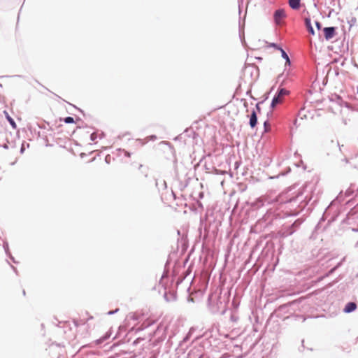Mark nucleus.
I'll list each match as a JSON object with an SVG mask.
<instances>
[{
	"instance_id": "1",
	"label": "nucleus",
	"mask_w": 358,
	"mask_h": 358,
	"mask_svg": "<svg viewBox=\"0 0 358 358\" xmlns=\"http://www.w3.org/2000/svg\"><path fill=\"white\" fill-rule=\"evenodd\" d=\"M208 307L213 314L224 315L227 310V301L225 295L210 294L208 298Z\"/></svg>"
},
{
	"instance_id": "2",
	"label": "nucleus",
	"mask_w": 358,
	"mask_h": 358,
	"mask_svg": "<svg viewBox=\"0 0 358 358\" xmlns=\"http://www.w3.org/2000/svg\"><path fill=\"white\" fill-rule=\"evenodd\" d=\"M187 358H208L203 345H194L188 352Z\"/></svg>"
},
{
	"instance_id": "3",
	"label": "nucleus",
	"mask_w": 358,
	"mask_h": 358,
	"mask_svg": "<svg viewBox=\"0 0 358 358\" xmlns=\"http://www.w3.org/2000/svg\"><path fill=\"white\" fill-rule=\"evenodd\" d=\"M299 201H302L301 194H298L296 197L290 199L287 202V204L290 206V211L287 212V215H296L299 213V210H296L295 207H299L298 203Z\"/></svg>"
},
{
	"instance_id": "4",
	"label": "nucleus",
	"mask_w": 358,
	"mask_h": 358,
	"mask_svg": "<svg viewBox=\"0 0 358 358\" xmlns=\"http://www.w3.org/2000/svg\"><path fill=\"white\" fill-rule=\"evenodd\" d=\"M289 92L285 90V88H280L278 90V92L275 94V95L273 96L271 107L275 108L278 104L280 103L282 101V98L285 95L288 94Z\"/></svg>"
},
{
	"instance_id": "5",
	"label": "nucleus",
	"mask_w": 358,
	"mask_h": 358,
	"mask_svg": "<svg viewBox=\"0 0 358 358\" xmlns=\"http://www.w3.org/2000/svg\"><path fill=\"white\" fill-rule=\"evenodd\" d=\"M248 73H250L251 78L254 80H257L259 76L258 67L252 62L248 63Z\"/></svg>"
},
{
	"instance_id": "6",
	"label": "nucleus",
	"mask_w": 358,
	"mask_h": 358,
	"mask_svg": "<svg viewBox=\"0 0 358 358\" xmlns=\"http://www.w3.org/2000/svg\"><path fill=\"white\" fill-rule=\"evenodd\" d=\"M238 166H239V162H236L235 164H234V170L236 171V172H231V171H222V170H220V169H214V173L215 174H221V175H224V174H227V173H229L230 175V177H233V175L234 174H236V176L238 175ZM236 179L238 180H239V177L237 176L236 177Z\"/></svg>"
},
{
	"instance_id": "7",
	"label": "nucleus",
	"mask_w": 358,
	"mask_h": 358,
	"mask_svg": "<svg viewBox=\"0 0 358 358\" xmlns=\"http://www.w3.org/2000/svg\"><path fill=\"white\" fill-rule=\"evenodd\" d=\"M245 18H246V10L244 13L243 24L241 22V20H239V38H240L242 45L243 46H245V31H244Z\"/></svg>"
},
{
	"instance_id": "8",
	"label": "nucleus",
	"mask_w": 358,
	"mask_h": 358,
	"mask_svg": "<svg viewBox=\"0 0 358 358\" xmlns=\"http://www.w3.org/2000/svg\"><path fill=\"white\" fill-rule=\"evenodd\" d=\"M245 204H246V202L243 200V198L241 199V197H239L238 199V201L236 202V204L234 207V210H240L241 214L243 215H245L246 211L244 210Z\"/></svg>"
},
{
	"instance_id": "9",
	"label": "nucleus",
	"mask_w": 358,
	"mask_h": 358,
	"mask_svg": "<svg viewBox=\"0 0 358 358\" xmlns=\"http://www.w3.org/2000/svg\"><path fill=\"white\" fill-rule=\"evenodd\" d=\"M285 17V13L283 9H278L275 11L273 18L275 24H280L281 20Z\"/></svg>"
},
{
	"instance_id": "10",
	"label": "nucleus",
	"mask_w": 358,
	"mask_h": 358,
	"mask_svg": "<svg viewBox=\"0 0 358 358\" xmlns=\"http://www.w3.org/2000/svg\"><path fill=\"white\" fill-rule=\"evenodd\" d=\"M324 37L327 41L331 39L336 32V29L334 27H325L324 29Z\"/></svg>"
},
{
	"instance_id": "11",
	"label": "nucleus",
	"mask_w": 358,
	"mask_h": 358,
	"mask_svg": "<svg viewBox=\"0 0 358 358\" xmlns=\"http://www.w3.org/2000/svg\"><path fill=\"white\" fill-rule=\"evenodd\" d=\"M356 308L357 304L355 302H349L345 305L343 310L346 313H350L354 311Z\"/></svg>"
},
{
	"instance_id": "12",
	"label": "nucleus",
	"mask_w": 358,
	"mask_h": 358,
	"mask_svg": "<svg viewBox=\"0 0 358 358\" xmlns=\"http://www.w3.org/2000/svg\"><path fill=\"white\" fill-rule=\"evenodd\" d=\"M305 25L308 31V32L312 34V35H314L315 34V31L313 29V27L311 24V20L309 17H306L305 18Z\"/></svg>"
},
{
	"instance_id": "13",
	"label": "nucleus",
	"mask_w": 358,
	"mask_h": 358,
	"mask_svg": "<svg viewBox=\"0 0 358 358\" xmlns=\"http://www.w3.org/2000/svg\"><path fill=\"white\" fill-rule=\"evenodd\" d=\"M301 222H298V221L295 222L286 232H283L282 236H287L292 235L294 232V229H293V228L299 226Z\"/></svg>"
},
{
	"instance_id": "14",
	"label": "nucleus",
	"mask_w": 358,
	"mask_h": 358,
	"mask_svg": "<svg viewBox=\"0 0 358 358\" xmlns=\"http://www.w3.org/2000/svg\"><path fill=\"white\" fill-rule=\"evenodd\" d=\"M257 122V114L255 110L252 111L250 118V125L251 127H254Z\"/></svg>"
},
{
	"instance_id": "15",
	"label": "nucleus",
	"mask_w": 358,
	"mask_h": 358,
	"mask_svg": "<svg viewBox=\"0 0 358 358\" xmlns=\"http://www.w3.org/2000/svg\"><path fill=\"white\" fill-rule=\"evenodd\" d=\"M289 5L292 9H298L300 7V0H289Z\"/></svg>"
},
{
	"instance_id": "16",
	"label": "nucleus",
	"mask_w": 358,
	"mask_h": 358,
	"mask_svg": "<svg viewBox=\"0 0 358 358\" xmlns=\"http://www.w3.org/2000/svg\"><path fill=\"white\" fill-rule=\"evenodd\" d=\"M237 185H238L237 191L240 192L241 194H243L245 190L246 189V185L244 184L243 182L240 181V182H238Z\"/></svg>"
},
{
	"instance_id": "17",
	"label": "nucleus",
	"mask_w": 358,
	"mask_h": 358,
	"mask_svg": "<svg viewBox=\"0 0 358 358\" xmlns=\"http://www.w3.org/2000/svg\"><path fill=\"white\" fill-rule=\"evenodd\" d=\"M5 113H6V117L7 120L8 121V122L10 123V124L11 125V127L13 129H16L17 125H16L15 120L6 112H5Z\"/></svg>"
},
{
	"instance_id": "18",
	"label": "nucleus",
	"mask_w": 358,
	"mask_h": 358,
	"mask_svg": "<svg viewBox=\"0 0 358 358\" xmlns=\"http://www.w3.org/2000/svg\"><path fill=\"white\" fill-rule=\"evenodd\" d=\"M278 50L281 51L282 57L286 60V63L290 64L289 58L287 54L285 52V50H282L281 48H278Z\"/></svg>"
},
{
	"instance_id": "19",
	"label": "nucleus",
	"mask_w": 358,
	"mask_h": 358,
	"mask_svg": "<svg viewBox=\"0 0 358 358\" xmlns=\"http://www.w3.org/2000/svg\"><path fill=\"white\" fill-rule=\"evenodd\" d=\"M110 336V335L108 333H106L103 336H102L101 338L98 339L96 341L99 344L102 343L103 342L106 341L108 338H109Z\"/></svg>"
},
{
	"instance_id": "20",
	"label": "nucleus",
	"mask_w": 358,
	"mask_h": 358,
	"mask_svg": "<svg viewBox=\"0 0 358 358\" xmlns=\"http://www.w3.org/2000/svg\"><path fill=\"white\" fill-rule=\"evenodd\" d=\"M63 120L66 124H71L75 122L73 117L71 116L64 117Z\"/></svg>"
},
{
	"instance_id": "21",
	"label": "nucleus",
	"mask_w": 358,
	"mask_h": 358,
	"mask_svg": "<svg viewBox=\"0 0 358 358\" xmlns=\"http://www.w3.org/2000/svg\"><path fill=\"white\" fill-rule=\"evenodd\" d=\"M3 249H4L6 255H8L10 253L9 251L8 243L6 241L3 242Z\"/></svg>"
},
{
	"instance_id": "22",
	"label": "nucleus",
	"mask_w": 358,
	"mask_h": 358,
	"mask_svg": "<svg viewBox=\"0 0 358 358\" xmlns=\"http://www.w3.org/2000/svg\"><path fill=\"white\" fill-rule=\"evenodd\" d=\"M141 315L137 313H131L130 318L133 320H138Z\"/></svg>"
},
{
	"instance_id": "23",
	"label": "nucleus",
	"mask_w": 358,
	"mask_h": 358,
	"mask_svg": "<svg viewBox=\"0 0 358 358\" xmlns=\"http://www.w3.org/2000/svg\"><path fill=\"white\" fill-rule=\"evenodd\" d=\"M96 138H97V134H96V132H93L92 134H91V135H90V140L92 141H95Z\"/></svg>"
},
{
	"instance_id": "24",
	"label": "nucleus",
	"mask_w": 358,
	"mask_h": 358,
	"mask_svg": "<svg viewBox=\"0 0 358 358\" xmlns=\"http://www.w3.org/2000/svg\"><path fill=\"white\" fill-rule=\"evenodd\" d=\"M243 4V0H238V13L241 14V7Z\"/></svg>"
},
{
	"instance_id": "25",
	"label": "nucleus",
	"mask_w": 358,
	"mask_h": 358,
	"mask_svg": "<svg viewBox=\"0 0 358 358\" xmlns=\"http://www.w3.org/2000/svg\"><path fill=\"white\" fill-rule=\"evenodd\" d=\"M119 309L118 308H116L115 310H110L107 313V315H113L115 313H116L117 312H118Z\"/></svg>"
},
{
	"instance_id": "26",
	"label": "nucleus",
	"mask_w": 358,
	"mask_h": 358,
	"mask_svg": "<svg viewBox=\"0 0 358 358\" xmlns=\"http://www.w3.org/2000/svg\"><path fill=\"white\" fill-rule=\"evenodd\" d=\"M150 323H148V324H144V323H143V324L141 325V327H139L138 329L143 330V329H144L145 328L148 327V326H150Z\"/></svg>"
},
{
	"instance_id": "27",
	"label": "nucleus",
	"mask_w": 358,
	"mask_h": 358,
	"mask_svg": "<svg viewBox=\"0 0 358 358\" xmlns=\"http://www.w3.org/2000/svg\"><path fill=\"white\" fill-rule=\"evenodd\" d=\"M341 262L338 263L334 268H333L332 269H331L329 271V273H332L338 266H340L341 265Z\"/></svg>"
},
{
	"instance_id": "28",
	"label": "nucleus",
	"mask_w": 358,
	"mask_h": 358,
	"mask_svg": "<svg viewBox=\"0 0 358 358\" xmlns=\"http://www.w3.org/2000/svg\"><path fill=\"white\" fill-rule=\"evenodd\" d=\"M315 26H316V28H317L318 30L321 29V28H322V24H321V23H320V22H317V21H316V22H315Z\"/></svg>"
},
{
	"instance_id": "29",
	"label": "nucleus",
	"mask_w": 358,
	"mask_h": 358,
	"mask_svg": "<svg viewBox=\"0 0 358 358\" xmlns=\"http://www.w3.org/2000/svg\"><path fill=\"white\" fill-rule=\"evenodd\" d=\"M110 156L109 155H106V157H105V161L107 164H109L110 163Z\"/></svg>"
},
{
	"instance_id": "30",
	"label": "nucleus",
	"mask_w": 358,
	"mask_h": 358,
	"mask_svg": "<svg viewBox=\"0 0 358 358\" xmlns=\"http://www.w3.org/2000/svg\"><path fill=\"white\" fill-rule=\"evenodd\" d=\"M8 257H9V258L14 262V263H17V262L15 260L14 257L11 255V254H8L7 255Z\"/></svg>"
},
{
	"instance_id": "31",
	"label": "nucleus",
	"mask_w": 358,
	"mask_h": 358,
	"mask_svg": "<svg viewBox=\"0 0 358 358\" xmlns=\"http://www.w3.org/2000/svg\"><path fill=\"white\" fill-rule=\"evenodd\" d=\"M12 269L15 271V273H17V268L13 266V265H10Z\"/></svg>"
},
{
	"instance_id": "32",
	"label": "nucleus",
	"mask_w": 358,
	"mask_h": 358,
	"mask_svg": "<svg viewBox=\"0 0 358 358\" xmlns=\"http://www.w3.org/2000/svg\"><path fill=\"white\" fill-rule=\"evenodd\" d=\"M24 145L22 144V147H21V148H20V152H21V153H23V152H24Z\"/></svg>"
},
{
	"instance_id": "33",
	"label": "nucleus",
	"mask_w": 358,
	"mask_h": 358,
	"mask_svg": "<svg viewBox=\"0 0 358 358\" xmlns=\"http://www.w3.org/2000/svg\"><path fill=\"white\" fill-rule=\"evenodd\" d=\"M231 320L232 321H236L237 319H236V317L234 315H232L231 317Z\"/></svg>"
},
{
	"instance_id": "34",
	"label": "nucleus",
	"mask_w": 358,
	"mask_h": 358,
	"mask_svg": "<svg viewBox=\"0 0 358 358\" xmlns=\"http://www.w3.org/2000/svg\"><path fill=\"white\" fill-rule=\"evenodd\" d=\"M124 155L127 157H130V153L129 152H127V151H124Z\"/></svg>"
},
{
	"instance_id": "35",
	"label": "nucleus",
	"mask_w": 358,
	"mask_h": 358,
	"mask_svg": "<svg viewBox=\"0 0 358 358\" xmlns=\"http://www.w3.org/2000/svg\"><path fill=\"white\" fill-rule=\"evenodd\" d=\"M256 108H257V110L258 111H259V110H260V108H259V103L256 104Z\"/></svg>"
},
{
	"instance_id": "36",
	"label": "nucleus",
	"mask_w": 358,
	"mask_h": 358,
	"mask_svg": "<svg viewBox=\"0 0 358 358\" xmlns=\"http://www.w3.org/2000/svg\"><path fill=\"white\" fill-rule=\"evenodd\" d=\"M38 127L41 128V129H45V126L44 125H40V124H38Z\"/></svg>"
},
{
	"instance_id": "37",
	"label": "nucleus",
	"mask_w": 358,
	"mask_h": 358,
	"mask_svg": "<svg viewBox=\"0 0 358 358\" xmlns=\"http://www.w3.org/2000/svg\"><path fill=\"white\" fill-rule=\"evenodd\" d=\"M103 136H104V134L103 132H101V134L99 136V138H102Z\"/></svg>"
},
{
	"instance_id": "38",
	"label": "nucleus",
	"mask_w": 358,
	"mask_h": 358,
	"mask_svg": "<svg viewBox=\"0 0 358 358\" xmlns=\"http://www.w3.org/2000/svg\"><path fill=\"white\" fill-rule=\"evenodd\" d=\"M272 46L275 47V48H277V49H278V48H279V47H278L276 44H275V43H273V44H272Z\"/></svg>"
},
{
	"instance_id": "39",
	"label": "nucleus",
	"mask_w": 358,
	"mask_h": 358,
	"mask_svg": "<svg viewBox=\"0 0 358 358\" xmlns=\"http://www.w3.org/2000/svg\"><path fill=\"white\" fill-rule=\"evenodd\" d=\"M74 324L76 326H78L80 324L78 321H74Z\"/></svg>"
},
{
	"instance_id": "40",
	"label": "nucleus",
	"mask_w": 358,
	"mask_h": 358,
	"mask_svg": "<svg viewBox=\"0 0 358 358\" xmlns=\"http://www.w3.org/2000/svg\"><path fill=\"white\" fill-rule=\"evenodd\" d=\"M267 124H268V122H267V121H265V122H264V127H265L267 126Z\"/></svg>"
},
{
	"instance_id": "41",
	"label": "nucleus",
	"mask_w": 358,
	"mask_h": 358,
	"mask_svg": "<svg viewBox=\"0 0 358 358\" xmlns=\"http://www.w3.org/2000/svg\"><path fill=\"white\" fill-rule=\"evenodd\" d=\"M167 275V273H164V274L162 275V278H164Z\"/></svg>"
},
{
	"instance_id": "42",
	"label": "nucleus",
	"mask_w": 358,
	"mask_h": 358,
	"mask_svg": "<svg viewBox=\"0 0 358 358\" xmlns=\"http://www.w3.org/2000/svg\"><path fill=\"white\" fill-rule=\"evenodd\" d=\"M246 68V61L244 62L243 69Z\"/></svg>"
},
{
	"instance_id": "43",
	"label": "nucleus",
	"mask_w": 358,
	"mask_h": 358,
	"mask_svg": "<svg viewBox=\"0 0 358 358\" xmlns=\"http://www.w3.org/2000/svg\"><path fill=\"white\" fill-rule=\"evenodd\" d=\"M248 59H249L250 62H252V59H252V57L249 58V57H248Z\"/></svg>"
},
{
	"instance_id": "44",
	"label": "nucleus",
	"mask_w": 358,
	"mask_h": 358,
	"mask_svg": "<svg viewBox=\"0 0 358 358\" xmlns=\"http://www.w3.org/2000/svg\"><path fill=\"white\" fill-rule=\"evenodd\" d=\"M243 106H244L245 107H246V101H245L243 102Z\"/></svg>"
},
{
	"instance_id": "45",
	"label": "nucleus",
	"mask_w": 358,
	"mask_h": 358,
	"mask_svg": "<svg viewBox=\"0 0 358 358\" xmlns=\"http://www.w3.org/2000/svg\"><path fill=\"white\" fill-rule=\"evenodd\" d=\"M352 231H358V229H352Z\"/></svg>"
},
{
	"instance_id": "46",
	"label": "nucleus",
	"mask_w": 358,
	"mask_h": 358,
	"mask_svg": "<svg viewBox=\"0 0 358 358\" xmlns=\"http://www.w3.org/2000/svg\"><path fill=\"white\" fill-rule=\"evenodd\" d=\"M355 247H356V248H358V241L356 243V244H355Z\"/></svg>"
},
{
	"instance_id": "47",
	"label": "nucleus",
	"mask_w": 358,
	"mask_h": 358,
	"mask_svg": "<svg viewBox=\"0 0 358 358\" xmlns=\"http://www.w3.org/2000/svg\"><path fill=\"white\" fill-rule=\"evenodd\" d=\"M255 59H262L261 57H256Z\"/></svg>"
},
{
	"instance_id": "48",
	"label": "nucleus",
	"mask_w": 358,
	"mask_h": 358,
	"mask_svg": "<svg viewBox=\"0 0 358 358\" xmlns=\"http://www.w3.org/2000/svg\"><path fill=\"white\" fill-rule=\"evenodd\" d=\"M22 294H23L24 295H25V291H24V290H23Z\"/></svg>"
},
{
	"instance_id": "49",
	"label": "nucleus",
	"mask_w": 358,
	"mask_h": 358,
	"mask_svg": "<svg viewBox=\"0 0 358 358\" xmlns=\"http://www.w3.org/2000/svg\"><path fill=\"white\" fill-rule=\"evenodd\" d=\"M156 138V136H152V138Z\"/></svg>"
},
{
	"instance_id": "50",
	"label": "nucleus",
	"mask_w": 358,
	"mask_h": 358,
	"mask_svg": "<svg viewBox=\"0 0 358 358\" xmlns=\"http://www.w3.org/2000/svg\"><path fill=\"white\" fill-rule=\"evenodd\" d=\"M187 339V337L184 338V341H186Z\"/></svg>"
},
{
	"instance_id": "51",
	"label": "nucleus",
	"mask_w": 358,
	"mask_h": 358,
	"mask_svg": "<svg viewBox=\"0 0 358 358\" xmlns=\"http://www.w3.org/2000/svg\"><path fill=\"white\" fill-rule=\"evenodd\" d=\"M257 2H261L262 1V0H257Z\"/></svg>"
},
{
	"instance_id": "52",
	"label": "nucleus",
	"mask_w": 358,
	"mask_h": 358,
	"mask_svg": "<svg viewBox=\"0 0 358 358\" xmlns=\"http://www.w3.org/2000/svg\"><path fill=\"white\" fill-rule=\"evenodd\" d=\"M357 93H358V87H357Z\"/></svg>"
}]
</instances>
